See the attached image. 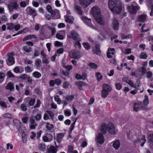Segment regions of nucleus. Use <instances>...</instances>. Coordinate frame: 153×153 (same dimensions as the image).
<instances>
[{"label":"nucleus","instance_id":"33","mask_svg":"<svg viewBox=\"0 0 153 153\" xmlns=\"http://www.w3.org/2000/svg\"><path fill=\"white\" fill-rule=\"evenodd\" d=\"M14 124L17 127H20L21 126L22 123H20V121L17 119H15L13 120Z\"/></svg>","mask_w":153,"mask_h":153},{"label":"nucleus","instance_id":"2","mask_svg":"<svg viewBox=\"0 0 153 153\" xmlns=\"http://www.w3.org/2000/svg\"><path fill=\"white\" fill-rule=\"evenodd\" d=\"M100 131L104 134L107 132L112 134H116L114 126L113 124L110 122L108 123L107 124L103 123L101 127Z\"/></svg>","mask_w":153,"mask_h":153},{"label":"nucleus","instance_id":"35","mask_svg":"<svg viewBox=\"0 0 153 153\" xmlns=\"http://www.w3.org/2000/svg\"><path fill=\"white\" fill-rule=\"evenodd\" d=\"M38 148L39 149L42 151H44L45 149V146L44 144H39L38 146Z\"/></svg>","mask_w":153,"mask_h":153},{"label":"nucleus","instance_id":"57","mask_svg":"<svg viewBox=\"0 0 153 153\" xmlns=\"http://www.w3.org/2000/svg\"><path fill=\"white\" fill-rule=\"evenodd\" d=\"M127 83L132 87L134 88H136V85L134 84L131 80H129Z\"/></svg>","mask_w":153,"mask_h":153},{"label":"nucleus","instance_id":"54","mask_svg":"<svg viewBox=\"0 0 153 153\" xmlns=\"http://www.w3.org/2000/svg\"><path fill=\"white\" fill-rule=\"evenodd\" d=\"M140 57L141 59H146L147 58V55L146 53L143 52L141 53Z\"/></svg>","mask_w":153,"mask_h":153},{"label":"nucleus","instance_id":"32","mask_svg":"<svg viewBox=\"0 0 153 153\" xmlns=\"http://www.w3.org/2000/svg\"><path fill=\"white\" fill-rule=\"evenodd\" d=\"M108 93L109 92L108 91L102 90L101 92V97L103 98L106 97L108 94Z\"/></svg>","mask_w":153,"mask_h":153},{"label":"nucleus","instance_id":"21","mask_svg":"<svg viewBox=\"0 0 153 153\" xmlns=\"http://www.w3.org/2000/svg\"><path fill=\"white\" fill-rule=\"evenodd\" d=\"M57 149L53 146H51L48 149V153H56Z\"/></svg>","mask_w":153,"mask_h":153},{"label":"nucleus","instance_id":"47","mask_svg":"<svg viewBox=\"0 0 153 153\" xmlns=\"http://www.w3.org/2000/svg\"><path fill=\"white\" fill-rule=\"evenodd\" d=\"M54 99L55 101L57 102L58 104H60L61 103V100L59 98V97L58 96H55Z\"/></svg>","mask_w":153,"mask_h":153},{"label":"nucleus","instance_id":"40","mask_svg":"<svg viewBox=\"0 0 153 153\" xmlns=\"http://www.w3.org/2000/svg\"><path fill=\"white\" fill-rule=\"evenodd\" d=\"M65 99L68 101H71L74 99V96L73 95H67L65 97Z\"/></svg>","mask_w":153,"mask_h":153},{"label":"nucleus","instance_id":"38","mask_svg":"<svg viewBox=\"0 0 153 153\" xmlns=\"http://www.w3.org/2000/svg\"><path fill=\"white\" fill-rule=\"evenodd\" d=\"M3 117L5 118H13V115L9 113H6L3 114Z\"/></svg>","mask_w":153,"mask_h":153},{"label":"nucleus","instance_id":"39","mask_svg":"<svg viewBox=\"0 0 153 153\" xmlns=\"http://www.w3.org/2000/svg\"><path fill=\"white\" fill-rule=\"evenodd\" d=\"M91 68L96 69L97 68V65L93 63H90L88 65Z\"/></svg>","mask_w":153,"mask_h":153},{"label":"nucleus","instance_id":"30","mask_svg":"<svg viewBox=\"0 0 153 153\" xmlns=\"http://www.w3.org/2000/svg\"><path fill=\"white\" fill-rule=\"evenodd\" d=\"M140 108H143V107H141L140 105L139 104H137L136 103L134 104V107L133 108L134 111L136 112L138 111V109Z\"/></svg>","mask_w":153,"mask_h":153},{"label":"nucleus","instance_id":"17","mask_svg":"<svg viewBox=\"0 0 153 153\" xmlns=\"http://www.w3.org/2000/svg\"><path fill=\"white\" fill-rule=\"evenodd\" d=\"M76 12L80 15H82L83 11L81 8L79 6L75 5L74 7Z\"/></svg>","mask_w":153,"mask_h":153},{"label":"nucleus","instance_id":"8","mask_svg":"<svg viewBox=\"0 0 153 153\" xmlns=\"http://www.w3.org/2000/svg\"><path fill=\"white\" fill-rule=\"evenodd\" d=\"M127 9L130 13L132 14L136 13L139 9L137 6L131 4L128 5Z\"/></svg>","mask_w":153,"mask_h":153},{"label":"nucleus","instance_id":"28","mask_svg":"<svg viewBox=\"0 0 153 153\" xmlns=\"http://www.w3.org/2000/svg\"><path fill=\"white\" fill-rule=\"evenodd\" d=\"M45 128L48 130H51L53 129L54 128L53 125L50 124L49 123H47L46 124Z\"/></svg>","mask_w":153,"mask_h":153},{"label":"nucleus","instance_id":"5","mask_svg":"<svg viewBox=\"0 0 153 153\" xmlns=\"http://www.w3.org/2000/svg\"><path fill=\"white\" fill-rule=\"evenodd\" d=\"M13 56L14 54L12 52L9 53L7 55L6 63L8 65L11 66L14 64L15 59Z\"/></svg>","mask_w":153,"mask_h":153},{"label":"nucleus","instance_id":"1","mask_svg":"<svg viewBox=\"0 0 153 153\" xmlns=\"http://www.w3.org/2000/svg\"><path fill=\"white\" fill-rule=\"evenodd\" d=\"M108 7L114 14H119L122 10V5L120 0H108Z\"/></svg>","mask_w":153,"mask_h":153},{"label":"nucleus","instance_id":"26","mask_svg":"<svg viewBox=\"0 0 153 153\" xmlns=\"http://www.w3.org/2000/svg\"><path fill=\"white\" fill-rule=\"evenodd\" d=\"M46 8L49 12L51 13V16L52 17H53L55 15V12L54 11L52 10V7L50 6H47Z\"/></svg>","mask_w":153,"mask_h":153},{"label":"nucleus","instance_id":"22","mask_svg":"<svg viewBox=\"0 0 153 153\" xmlns=\"http://www.w3.org/2000/svg\"><path fill=\"white\" fill-rule=\"evenodd\" d=\"M65 18V21L66 22H68L69 23H72L74 20V18L72 16H64Z\"/></svg>","mask_w":153,"mask_h":153},{"label":"nucleus","instance_id":"49","mask_svg":"<svg viewBox=\"0 0 153 153\" xmlns=\"http://www.w3.org/2000/svg\"><path fill=\"white\" fill-rule=\"evenodd\" d=\"M65 115L67 116H69L71 115V110L69 109H67L64 111Z\"/></svg>","mask_w":153,"mask_h":153},{"label":"nucleus","instance_id":"36","mask_svg":"<svg viewBox=\"0 0 153 153\" xmlns=\"http://www.w3.org/2000/svg\"><path fill=\"white\" fill-rule=\"evenodd\" d=\"M22 140L23 143H25L27 141V136L25 132H23L22 134Z\"/></svg>","mask_w":153,"mask_h":153},{"label":"nucleus","instance_id":"46","mask_svg":"<svg viewBox=\"0 0 153 153\" xmlns=\"http://www.w3.org/2000/svg\"><path fill=\"white\" fill-rule=\"evenodd\" d=\"M21 110L23 111H26L27 110V106L24 104H22L20 106Z\"/></svg>","mask_w":153,"mask_h":153},{"label":"nucleus","instance_id":"18","mask_svg":"<svg viewBox=\"0 0 153 153\" xmlns=\"http://www.w3.org/2000/svg\"><path fill=\"white\" fill-rule=\"evenodd\" d=\"M100 46L97 44L95 45V47L93 48V51L94 53L98 55H99L100 53Z\"/></svg>","mask_w":153,"mask_h":153},{"label":"nucleus","instance_id":"59","mask_svg":"<svg viewBox=\"0 0 153 153\" xmlns=\"http://www.w3.org/2000/svg\"><path fill=\"white\" fill-rule=\"evenodd\" d=\"M35 101L34 99L31 98L29 102V105L30 106H32L33 105Z\"/></svg>","mask_w":153,"mask_h":153},{"label":"nucleus","instance_id":"9","mask_svg":"<svg viewBox=\"0 0 153 153\" xmlns=\"http://www.w3.org/2000/svg\"><path fill=\"white\" fill-rule=\"evenodd\" d=\"M95 0H79V4L82 7L85 8L91 3L94 2Z\"/></svg>","mask_w":153,"mask_h":153},{"label":"nucleus","instance_id":"48","mask_svg":"<svg viewBox=\"0 0 153 153\" xmlns=\"http://www.w3.org/2000/svg\"><path fill=\"white\" fill-rule=\"evenodd\" d=\"M115 85L116 89L118 90H120L122 87V85L120 83H116Z\"/></svg>","mask_w":153,"mask_h":153},{"label":"nucleus","instance_id":"11","mask_svg":"<svg viewBox=\"0 0 153 153\" xmlns=\"http://www.w3.org/2000/svg\"><path fill=\"white\" fill-rule=\"evenodd\" d=\"M91 11L94 18L101 15L100 10L97 7H93L91 9Z\"/></svg>","mask_w":153,"mask_h":153},{"label":"nucleus","instance_id":"4","mask_svg":"<svg viewBox=\"0 0 153 153\" xmlns=\"http://www.w3.org/2000/svg\"><path fill=\"white\" fill-rule=\"evenodd\" d=\"M69 39H71L76 41H81V39L79 38V35L76 31L73 30L71 31L70 35L68 36Z\"/></svg>","mask_w":153,"mask_h":153},{"label":"nucleus","instance_id":"25","mask_svg":"<svg viewBox=\"0 0 153 153\" xmlns=\"http://www.w3.org/2000/svg\"><path fill=\"white\" fill-rule=\"evenodd\" d=\"M36 37L35 35H30L26 36L24 37L23 39V41H25L27 40L30 39H36Z\"/></svg>","mask_w":153,"mask_h":153},{"label":"nucleus","instance_id":"58","mask_svg":"<svg viewBox=\"0 0 153 153\" xmlns=\"http://www.w3.org/2000/svg\"><path fill=\"white\" fill-rule=\"evenodd\" d=\"M141 140L143 141V142L140 144V145L142 146H143L144 145V144L145 143L146 141L145 139V135H143L142 137L141 138Z\"/></svg>","mask_w":153,"mask_h":153},{"label":"nucleus","instance_id":"60","mask_svg":"<svg viewBox=\"0 0 153 153\" xmlns=\"http://www.w3.org/2000/svg\"><path fill=\"white\" fill-rule=\"evenodd\" d=\"M40 54L39 51L36 49H35L34 50V56H38Z\"/></svg>","mask_w":153,"mask_h":153},{"label":"nucleus","instance_id":"24","mask_svg":"<svg viewBox=\"0 0 153 153\" xmlns=\"http://www.w3.org/2000/svg\"><path fill=\"white\" fill-rule=\"evenodd\" d=\"M120 142L119 140H117L114 142L113 143V146L115 149H117L120 147Z\"/></svg>","mask_w":153,"mask_h":153},{"label":"nucleus","instance_id":"31","mask_svg":"<svg viewBox=\"0 0 153 153\" xmlns=\"http://www.w3.org/2000/svg\"><path fill=\"white\" fill-rule=\"evenodd\" d=\"M64 136V134L62 133L58 134L57 138V141L58 143H60L61 140L63 138Z\"/></svg>","mask_w":153,"mask_h":153},{"label":"nucleus","instance_id":"42","mask_svg":"<svg viewBox=\"0 0 153 153\" xmlns=\"http://www.w3.org/2000/svg\"><path fill=\"white\" fill-rule=\"evenodd\" d=\"M83 45L86 49L88 50L90 49V46L88 43L84 42L83 43Z\"/></svg>","mask_w":153,"mask_h":153},{"label":"nucleus","instance_id":"23","mask_svg":"<svg viewBox=\"0 0 153 153\" xmlns=\"http://www.w3.org/2000/svg\"><path fill=\"white\" fill-rule=\"evenodd\" d=\"M103 90L107 91L108 92L110 91L111 90V88L109 85L107 84H104L103 85Z\"/></svg>","mask_w":153,"mask_h":153},{"label":"nucleus","instance_id":"15","mask_svg":"<svg viewBox=\"0 0 153 153\" xmlns=\"http://www.w3.org/2000/svg\"><path fill=\"white\" fill-rule=\"evenodd\" d=\"M113 28L114 30H117L119 28V23L118 20L114 18L113 19L112 21Z\"/></svg>","mask_w":153,"mask_h":153},{"label":"nucleus","instance_id":"37","mask_svg":"<svg viewBox=\"0 0 153 153\" xmlns=\"http://www.w3.org/2000/svg\"><path fill=\"white\" fill-rule=\"evenodd\" d=\"M29 1V0H27V2L24 1L21 2L20 3V6L22 7H25L28 4Z\"/></svg>","mask_w":153,"mask_h":153},{"label":"nucleus","instance_id":"51","mask_svg":"<svg viewBox=\"0 0 153 153\" xmlns=\"http://www.w3.org/2000/svg\"><path fill=\"white\" fill-rule=\"evenodd\" d=\"M95 74L98 81L102 79V76L100 75V72L96 73Z\"/></svg>","mask_w":153,"mask_h":153},{"label":"nucleus","instance_id":"61","mask_svg":"<svg viewBox=\"0 0 153 153\" xmlns=\"http://www.w3.org/2000/svg\"><path fill=\"white\" fill-rule=\"evenodd\" d=\"M64 67L69 71L72 68V66L70 65H64Z\"/></svg>","mask_w":153,"mask_h":153},{"label":"nucleus","instance_id":"20","mask_svg":"<svg viewBox=\"0 0 153 153\" xmlns=\"http://www.w3.org/2000/svg\"><path fill=\"white\" fill-rule=\"evenodd\" d=\"M146 15H141L138 16V20L140 22H143L146 20Z\"/></svg>","mask_w":153,"mask_h":153},{"label":"nucleus","instance_id":"63","mask_svg":"<svg viewBox=\"0 0 153 153\" xmlns=\"http://www.w3.org/2000/svg\"><path fill=\"white\" fill-rule=\"evenodd\" d=\"M0 105L1 106L4 108H6L7 107V106L5 103L3 101L0 102Z\"/></svg>","mask_w":153,"mask_h":153},{"label":"nucleus","instance_id":"62","mask_svg":"<svg viewBox=\"0 0 153 153\" xmlns=\"http://www.w3.org/2000/svg\"><path fill=\"white\" fill-rule=\"evenodd\" d=\"M56 37L60 39H63L64 38L63 36L59 33H57L56 35Z\"/></svg>","mask_w":153,"mask_h":153},{"label":"nucleus","instance_id":"19","mask_svg":"<svg viewBox=\"0 0 153 153\" xmlns=\"http://www.w3.org/2000/svg\"><path fill=\"white\" fill-rule=\"evenodd\" d=\"M5 88L7 90H9L10 91L14 90V88L13 83L11 82L8 83L5 87Z\"/></svg>","mask_w":153,"mask_h":153},{"label":"nucleus","instance_id":"14","mask_svg":"<svg viewBox=\"0 0 153 153\" xmlns=\"http://www.w3.org/2000/svg\"><path fill=\"white\" fill-rule=\"evenodd\" d=\"M95 18L99 24L102 25H103L104 24V22L103 17L101 15L95 17Z\"/></svg>","mask_w":153,"mask_h":153},{"label":"nucleus","instance_id":"45","mask_svg":"<svg viewBox=\"0 0 153 153\" xmlns=\"http://www.w3.org/2000/svg\"><path fill=\"white\" fill-rule=\"evenodd\" d=\"M80 41H76L74 43V46L77 49H80L81 47V45L80 43Z\"/></svg>","mask_w":153,"mask_h":153},{"label":"nucleus","instance_id":"6","mask_svg":"<svg viewBox=\"0 0 153 153\" xmlns=\"http://www.w3.org/2000/svg\"><path fill=\"white\" fill-rule=\"evenodd\" d=\"M8 8L10 12H12L13 10H17L19 8V5L16 1L11 2L8 5Z\"/></svg>","mask_w":153,"mask_h":153},{"label":"nucleus","instance_id":"29","mask_svg":"<svg viewBox=\"0 0 153 153\" xmlns=\"http://www.w3.org/2000/svg\"><path fill=\"white\" fill-rule=\"evenodd\" d=\"M23 50L27 53L31 52L32 51L31 48L27 46H24L23 48Z\"/></svg>","mask_w":153,"mask_h":153},{"label":"nucleus","instance_id":"64","mask_svg":"<svg viewBox=\"0 0 153 153\" xmlns=\"http://www.w3.org/2000/svg\"><path fill=\"white\" fill-rule=\"evenodd\" d=\"M35 118L37 121H39L41 118V115L40 114H37L35 116Z\"/></svg>","mask_w":153,"mask_h":153},{"label":"nucleus","instance_id":"12","mask_svg":"<svg viewBox=\"0 0 153 153\" xmlns=\"http://www.w3.org/2000/svg\"><path fill=\"white\" fill-rule=\"evenodd\" d=\"M81 18L84 22L85 23H87L88 25L92 29H95L94 27L91 23V19H88L86 16H82L81 17Z\"/></svg>","mask_w":153,"mask_h":153},{"label":"nucleus","instance_id":"52","mask_svg":"<svg viewBox=\"0 0 153 153\" xmlns=\"http://www.w3.org/2000/svg\"><path fill=\"white\" fill-rule=\"evenodd\" d=\"M25 71L27 72H31L33 71L32 68L28 66L25 68Z\"/></svg>","mask_w":153,"mask_h":153},{"label":"nucleus","instance_id":"3","mask_svg":"<svg viewBox=\"0 0 153 153\" xmlns=\"http://www.w3.org/2000/svg\"><path fill=\"white\" fill-rule=\"evenodd\" d=\"M69 55L71 58L77 59L82 56V54L81 52L76 50L71 51L69 53Z\"/></svg>","mask_w":153,"mask_h":153},{"label":"nucleus","instance_id":"44","mask_svg":"<svg viewBox=\"0 0 153 153\" xmlns=\"http://www.w3.org/2000/svg\"><path fill=\"white\" fill-rule=\"evenodd\" d=\"M35 64L36 66L39 67L41 64V60L39 59H36L35 61Z\"/></svg>","mask_w":153,"mask_h":153},{"label":"nucleus","instance_id":"13","mask_svg":"<svg viewBox=\"0 0 153 153\" xmlns=\"http://www.w3.org/2000/svg\"><path fill=\"white\" fill-rule=\"evenodd\" d=\"M97 142L100 145L102 144L105 141L103 135L100 133H99L97 137Z\"/></svg>","mask_w":153,"mask_h":153},{"label":"nucleus","instance_id":"56","mask_svg":"<svg viewBox=\"0 0 153 153\" xmlns=\"http://www.w3.org/2000/svg\"><path fill=\"white\" fill-rule=\"evenodd\" d=\"M77 119H76L74 121L73 123L71 125V127L70 128V130L71 131L74 129L75 127V125Z\"/></svg>","mask_w":153,"mask_h":153},{"label":"nucleus","instance_id":"53","mask_svg":"<svg viewBox=\"0 0 153 153\" xmlns=\"http://www.w3.org/2000/svg\"><path fill=\"white\" fill-rule=\"evenodd\" d=\"M5 76L4 74L3 73H0V79L1 80H0V83L2 82L3 80L4 79L3 78Z\"/></svg>","mask_w":153,"mask_h":153},{"label":"nucleus","instance_id":"10","mask_svg":"<svg viewBox=\"0 0 153 153\" xmlns=\"http://www.w3.org/2000/svg\"><path fill=\"white\" fill-rule=\"evenodd\" d=\"M53 116V114L51 111H46L44 114L43 119L45 120L50 119H52Z\"/></svg>","mask_w":153,"mask_h":153},{"label":"nucleus","instance_id":"27","mask_svg":"<svg viewBox=\"0 0 153 153\" xmlns=\"http://www.w3.org/2000/svg\"><path fill=\"white\" fill-rule=\"evenodd\" d=\"M149 103V100L148 96L145 95L144 99L143 101V105L145 106H147Z\"/></svg>","mask_w":153,"mask_h":153},{"label":"nucleus","instance_id":"34","mask_svg":"<svg viewBox=\"0 0 153 153\" xmlns=\"http://www.w3.org/2000/svg\"><path fill=\"white\" fill-rule=\"evenodd\" d=\"M33 76L36 78H39L41 76V74L38 71H35L32 74Z\"/></svg>","mask_w":153,"mask_h":153},{"label":"nucleus","instance_id":"7","mask_svg":"<svg viewBox=\"0 0 153 153\" xmlns=\"http://www.w3.org/2000/svg\"><path fill=\"white\" fill-rule=\"evenodd\" d=\"M26 11L27 14L32 15L33 19H34L35 16L37 15L36 11L35 9L31 8L30 7H28L26 8Z\"/></svg>","mask_w":153,"mask_h":153},{"label":"nucleus","instance_id":"50","mask_svg":"<svg viewBox=\"0 0 153 153\" xmlns=\"http://www.w3.org/2000/svg\"><path fill=\"white\" fill-rule=\"evenodd\" d=\"M52 138L53 137H52L51 138L49 139L47 137L45 136L43 137V140L45 142L50 141L52 140Z\"/></svg>","mask_w":153,"mask_h":153},{"label":"nucleus","instance_id":"43","mask_svg":"<svg viewBox=\"0 0 153 153\" xmlns=\"http://www.w3.org/2000/svg\"><path fill=\"white\" fill-rule=\"evenodd\" d=\"M28 76L25 74H21L20 76V79L23 80H27L28 78Z\"/></svg>","mask_w":153,"mask_h":153},{"label":"nucleus","instance_id":"55","mask_svg":"<svg viewBox=\"0 0 153 153\" xmlns=\"http://www.w3.org/2000/svg\"><path fill=\"white\" fill-rule=\"evenodd\" d=\"M48 28L51 30L52 35H54L56 33V30L53 27H48Z\"/></svg>","mask_w":153,"mask_h":153},{"label":"nucleus","instance_id":"16","mask_svg":"<svg viewBox=\"0 0 153 153\" xmlns=\"http://www.w3.org/2000/svg\"><path fill=\"white\" fill-rule=\"evenodd\" d=\"M114 48H109L108 49V52L107 53V56L108 58H112L113 56L114 55Z\"/></svg>","mask_w":153,"mask_h":153},{"label":"nucleus","instance_id":"41","mask_svg":"<svg viewBox=\"0 0 153 153\" xmlns=\"http://www.w3.org/2000/svg\"><path fill=\"white\" fill-rule=\"evenodd\" d=\"M150 144L153 145V134H151L148 137Z\"/></svg>","mask_w":153,"mask_h":153}]
</instances>
